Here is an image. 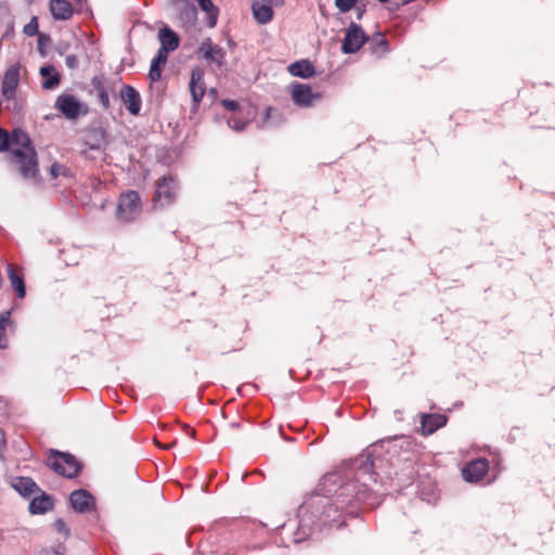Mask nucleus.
<instances>
[{"mask_svg":"<svg viewBox=\"0 0 555 555\" xmlns=\"http://www.w3.org/2000/svg\"><path fill=\"white\" fill-rule=\"evenodd\" d=\"M50 12L57 21L69 20L74 13L73 5L67 0H50Z\"/></svg>","mask_w":555,"mask_h":555,"instance_id":"nucleus-16","label":"nucleus"},{"mask_svg":"<svg viewBox=\"0 0 555 555\" xmlns=\"http://www.w3.org/2000/svg\"><path fill=\"white\" fill-rule=\"evenodd\" d=\"M176 195V182L170 177H164L156 186L154 203L159 206L170 204Z\"/></svg>","mask_w":555,"mask_h":555,"instance_id":"nucleus-8","label":"nucleus"},{"mask_svg":"<svg viewBox=\"0 0 555 555\" xmlns=\"http://www.w3.org/2000/svg\"><path fill=\"white\" fill-rule=\"evenodd\" d=\"M375 41H376V44L378 47H382L383 48V51H386L387 50V42L385 40V38L380 35H378L376 38H375Z\"/></svg>","mask_w":555,"mask_h":555,"instance_id":"nucleus-39","label":"nucleus"},{"mask_svg":"<svg viewBox=\"0 0 555 555\" xmlns=\"http://www.w3.org/2000/svg\"><path fill=\"white\" fill-rule=\"evenodd\" d=\"M50 172L54 178H57L60 176H65L67 173V169L60 164H53L50 168Z\"/></svg>","mask_w":555,"mask_h":555,"instance_id":"nucleus-33","label":"nucleus"},{"mask_svg":"<svg viewBox=\"0 0 555 555\" xmlns=\"http://www.w3.org/2000/svg\"><path fill=\"white\" fill-rule=\"evenodd\" d=\"M158 39L160 42L159 49H165L167 53L175 51L179 47L178 35L168 27L159 29Z\"/></svg>","mask_w":555,"mask_h":555,"instance_id":"nucleus-17","label":"nucleus"},{"mask_svg":"<svg viewBox=\"0 0 555 555\" xmlns=\"http://www.w3.org/2000/svg\"><path fill=\"white\" fill-rule=\"evenodd\" d=\"M140 196L135 191H128L120 195L117 207L118 218L122 221L134 220L141 212Z\"/></svg>","mask_w":555,"mask_h":555,"instance_id":"nucleus-3","label":"nucleus"},{"mask_svg":"<svg viewBox=\"0 0 555 555\" xmlns=\"http://www.w3.org/2000/svg\"><path fill=\"white\" fill-rule=\"evenodd\" d=\"M99 96H100V101H101L103 107L108 108L109 107V96H108L107 92L104 89H101L99 92Z\"/></svg>","mask_w":555,"mask_h":555,"instance_id":"nucleus-35","label":"nucleus"},{"mask_svg":"<svg viewBox=\"0 0 555 555\" xmlns=\"http://www.w3.org/2000/svg\"><path fill=\"white\" fill-rule=\"evenodd\" d=\"M271 111H272L271 108H268V109H267V115H268V116H269V114H270V112H271Z\"/></svg>","mask_w":555,"mask_h":555,"instance_id":"nucleus-45","label":"nucleus"},{"mask_svg":"<svg viewBox=\"0 0 555 555\" xmlns=\"http://www.w3.org/2000/svg\"><path fill=\"white\" fill-rule=\"evenodd\" d=\"M8 275H9V280L11 282V286L14 288V291L16 292V295L20 297V298H24L25 297V294H26V291H25V285H24V280L23 278L16 272V270L14 269V267L12 264H9L8 266Z\"/></svg>","mask_w":555,"mask_h":555,"instance_id":"nucleus-23","label":"nucleus"},{"mask_svg":"<svg viewBox=\"0 0 555 555\" xmlns=\"http://www.w3.org/2000/svg\"><path fill=\"white\" fill-rule=\"evenodd\" d=\"M25 179L36 177L38 163L29 135L22 129H14L11 134L0 128V152L9 151Z\"/></svg>","mask_w":555,"mask_h":555,"instance_id":"nucleus-1","label":"nucleus"},{"mask_svg":"<svg viewBox=\"0 0 555 555\" xmlns=\"http://www.w3.org/2000/svg\"><path fill=\"white\" fill-rule=\"evenodd\" d=\"M55 107L68 119H75L82 113V104L70 94L59 95Z\"/></svg>","mask_w":555,"mask_h":555,"instance_id":"nucleus-7","label":"nucleus"},{"mask_svg":"<svg viewBox=\"0 0 555 555\" xmlns=\"http://www.w3.org/2000/svg\"><path fill=\"white\" fill-rule=\"evenodd\" d=\"M48 465L66 478L76 477L80 470L78 461L73 455L62 452H52L48 457Z\"/></svg>","mask_w":555,"mask_h":555,"instance_id":"nucleus-2","label":"nucleus"},{"mask_svg":"<svg viewBox=\"0 0 555 555\" xmlns=\"http://www.w3.org/2000/svg\"><path fill=\"white\" fill-rule=\"evenodd\" d=\"M120 98L124 105L131 115H138L141 109V96L131 86H125L120 90Z\"/></svg>","mask_w":555,"mask_h":555,"instance_id":"nucleus-14","label":"nucleus"},{"mask_svg":"<svg viewBox=\"0 0 555 555\" xmlns=\"http://www.w3.org/2000/svg\"><path fill=\"white\" fill-rule=\"evenodd\" d=\"M222 105H223L227 109L237 113V112H236V111H237V108H238V104H237V102L232 101V100H223V101H222Z\"/></svg>","mask_w":555,"mask_h":555,"instance_id":"nucleus-37","label":"nucleus"},{"mask_svg":"<svg viewBox=\"0 0 555 555\" xmlns=\"http://www.w3.org/2000/svg\"><path fill=\"white\" fill-rule=\"evenodd\" d=\"M204 70L201 67L192 69L190 80V92L195 106L199 104L205 94Z\"/></svg>","mask_w":555,"mask_h":555,"instance_id":"nucleus-11","label":"nucleus"},{"mask_svg":"<svg viewBox=\"0 0 555 555\" xmlns=\"http://www.w3.org/2000/svg\"><path fill=\"white\" fill-rule=\"evenodd\" d=\"M69 501L72 507L78 513L89 512L94 506V498L83 489L73 491Z\"/></svg>","mask_w":555,"mask_h":555,"instance_id":"nucleus-12","label":"nucleus"},{"mask_svg":"<svg viewBox=\"0 0 555 555\" xmlns=\"http://www.w3.org/2000/svg\"><path fill=\"white\" fill-rule=\"evenodd\" d=\"M53 506V502L50 496L42 495L33 499L29 504V511L31 514H43L51 509Z\"/></svg>","mask_w":555,"mask_h":555,"instance_id":"nucleus-24","label":"nucleus"},{"mask_svg":"<svg viewBox=\"0 0 555 555\" xmlns=\"http://www.w3.org/2000/svg\"><path fill=\"white\" fill-rule=\"evenodd\" d=\"M10 322V312L4 311L0 314V348H5L8 340L5 336V330Z\"/></svg>","mask_w":555,"mask_h":555,"instance_id":"nucleus-27","label":"nucleus"},{"mask_svg":"<svg viewBox=\"0 0 555 555\" xmlns=\"http://www.w3.org/2000/svg\"><path fill=\"white\" fill-rule=\"evenodd\" d=\"M308 513V506L304 505L299 508V516L301 517V520H300V528L304 529L306 527V525L304 524L305 521V516L306 514Z\"/></svg>","mask_w":555,"mask_h":555,"instance_id":"nucleus-38","label":"nucleus"},{"mask_svg":"<svg viewBox=\"0 0 555 555\" xmlns=\"http://www.w3.org/2000/svg\"><path fill=\"white\" fill-rule=\"evenodd\" d=\"M199 8L208 15V26L215 27L218 21V9L214 5L211 0H196Z\"/></svg>","mask_w":555,"mask_h":555,"instance_id":"nucleus-25","label":"nucleus"},{"mask_svg":"<svg viewBox=\"0 0 555 555\" xmlns=\"http://www.w3.org/2000/svg\"><path fill=\"white\" fill-rule=\"evenodd\" d=\"M53 527L56 532H59L63 535L64 539H66L68 537L69 529L63 519H56L53 524Z\"/></svg>","mask_w":555,"mask_h":555,"instance_id":"nucleus-30","label":"nucleus"},{"mask_svg":"<svg viewBox=\"0 0 555 555\" xmlns=\"http://www.w3.org/2000/svg\"><path fill=\"white\" fill-rule=\"evenodd\" d=\"M188 431H189L191 437H194L195 430L193 428H189Z\"/></svg>","mask_w":555,"mask_h":555,"instance_id":"nucleus-42","label":"nucleus"},{"mask_svg":"<svg viewBox=\"0 0 555 555\" xmlns=\"http://www.w3.org/2000/svg\"><path fill=\"white\" fill-rule=\"evenodd\" d=\"M447 424V417L442 414H423L421 428L424 435H431Z\"/></svg>","mask_w":555,"mask_h":555,"instance_id":"nucleus-15","label":"nucleus"},{"mask_svg":"<svg viewBox=\"0 0 555 555\" xmlns=\"http://www.w3.org/2000/svg\"><path fill=\"white\" fill-rule=\"evenodd\" d=\"M340 481V477L337 474H328L323 477L319 485V491L323 496H327L332 493V486H336Z\"/></svg>","mask_w":555,"mask_h":555,"instance_id":"nucleus-26","label":"nucleus"},{"mask_svg":"<svg viewBox=\"0 0 555 555\" xmlns=\"http://www.w3.org/2000/svg\"><path fill=\"white\" fill-rule=\"evenodd\" d=\"M179 3L182 4L184 13L189 18H194L196 14L195 7L189 3L186 0H178Z\"/></svg>","mask_w":555,"mask_h":555,"instance_id":"nucleus-32","label":"nucleus"},{"mask_svg":"<svg viewBox=\"0 0 555 555\" xmlns=\"http://www.w3.org/2000/svg\"><path fill=\"white\" fill-rule=\"evenodd\" d=\"M351 489H353L352 483L340 486L339 489L335 491V500L332 503H330L327 498L319 500L318 505L324 508L320 516L322 521L326 522L331 520L333 505H335V512H337L338 509H343L347 503L350 502L348 498Z\"/></svg>","mask_w":555,"mask_h":555,"instance_id":"nucleus-4","label":"nucleus"},{"mask_svg":"<svg viewBox=\"0 0 555 555\" xmlns=\"http://www.w3.org/2000/svg\"><path fill=\"white\" fill-rule=\"evenodd\" d=\"M20 81V66L13 65L11 66L4 74L2 80V95L11 100L15 96V91Z\"/></svg>","mask_w":555,"mask_h":555,"instance_id":"nucleus-13","label":"nucleus"},{"mask_svg":"<svg viewBox=\"0 0 555 555\" xmlns=\"http://www.w3.org/2000/svg\"><path fill=\"white\" fill-rule=\"evenodd\" d=\"M241 115H242V111H238L237 113H235L234 116L229 118L228 125L230 128H232L236 131H241L246 127L248 119L241 118Z\"/></svg>","mask_w":555,"mask_h":555,"instance_id":"nucleus-28","label":"nucleus"},{"mask_svg":"<svg viewBox=\"0 0 555 555\" xmlns=\"http://www.w3.org/2000/svg\"><path fill=\"white\" fill-rule=\"evenodd\" d=\"M5 447V437L4 433L0 429V453L3 451Z\"/></svg>","mask_w":555,"mask_h":555,"instance_id":"nucleus-41","label":"nucleus"},{"mask_svg":"<svg viewBox=\"0 0 555 555\" xmlns=\"http://www.w3.org/2000/svg\"><path fill=\"white\" fill-rule=\"evenodd\" d=\"M288 72L295 77L304 79L310 78L314 75V66L308 60H300L292 63L288 66Z\"/></svg>","mask_w":555,"mask_h":555,"instance_id":"nucleus-19","label":"nucleus"},{"mask_svg":"<svg viewBox=\"0 0 555 555\" xmlns=\"http://www.w3.org/2000/svg\"><path fill=\"white\" fill-rule=\"evenodd\" d=\"M168 59V53L165 52V49H158L157 54L151 62V67L149 72V78L152 81H157L162 75V67L166 64Z\"/></svg>","mask_w":555,"mask_h":555,"instance_id":"nucleus-20","label":"nucleus"},{"mask_svg":"<svg viewBox=\"0 0 555 555\" xmlns=\"http://www.w3.org/2000/svg\"><path fill=\"white\" fill-rule=\"evenodd\" d=\"M256 2H263V3H268V4H271V5H282L284 0H255Z\"/></svg>","mask_w":555,"mask_h":555,"instance_id":"nucleus-40","label":"nucleus"},{"mask_svg":"<svg viewBox=\"0 0 555 555\" xmlns=\"http://www.w3.org/2000/svg\"><path fill=\"white\" fill-rule=\"evenodd\" d=\"M197 53L218 69L224 64L225 51L220 46L214 43L210 38H206L201 42Z\"/></svg>","mask_w":555,"mask_h":555,"instance_id":"nucleus-5","label":"nucleus"},{"mask_svg":"<svg viewBox=\"0 0 555 555\" xmlns=\"http://www.w3.org/2000/svg\"><path fill=\"white\" fill-rule=\"evenodd\" d=\"M12 487L24 496H29L37 490V485L29 477L14 478L12 480Z\"/></svg>","mask_w":555,"mask_h":555,"instance_id":"nucleus-22","label":"nucleus"},{"mask_svg":"<svg viewBox=\"0 0 555 555\" xmlns=\"http://www.w3.org/2000/svg\"><path fill=\"white\" fill-rule=\"evenodd\" d=\"M293 102L302 107H309L314 101L321 99V93H313L311 88L306 83H293L291 87Z\"/></svg>","mask_w":555,"mask_h":555,"instance_id":"nucleus-6","label":"nucleus"},{"mask_svg":"<svg viewBox=\"0 0 555 555\" xmlns=\"http://www.w3.org/2000/svg\"><path fill=\"white\" fill-rule=\"evenodd\" d=\"M38 31V22L36 17H33L28 24L24 26V33L27 36H35Z\"/></svg>","mask_w":555,"mask_h":555,"instance_id":"nucleus-31","label":"nucleus"},{"mask_svg":"<svg viewBox=\"0 0 555 555\" xmlns=\"http://www.w3.org/2000/svg\"><path fill=\"white\" fill-rule=\"evenodd\" d=\"M373 467V461L371 460L370 455L366 456L365 461L361 464L360 470L364 474H371Z\"/></svg>","mask_w":555,"mask_h":555,"instance_id":"nucleus-34","label":"nucleus"},{"mask_svg":"<svg viewBox=\"0 0 555 555\" xmlns=\"http://www.w3.org/2000/svg\"><path fill=\"white\" fill-rule=\"evenodd\" d=\"M358 2V0H335L336 8L343 12H349Z\"/></svg>","mask_w":555,"mask_h":555,"instance_id":"nucleus-29","label":"nucleus"},{"mask_svg":"<svg viewBox=\"0 0 555 555\" xmlns=\"http://www.w3.org/2000/svg\"><path fill=\"white\" fill-rule=\"evenodd\" d=\"M275 5H271L263 2L254 1L251 4L253 15L255 20L259 24H268L273 18V8Z\"/></svg>","mask_w":555,"mask_h":555,"instance_id":"nucleus-18","label":"nucleus"},{"mask_svg":"<svg viewBox=\"0 0 555 555\" xmlns=\"http://www.w3.org/2000/svg\"><path fill=\"white\" fill-rule=\"evenodd\" d=\"M40 75L46 78L42 87L47 90H52L60 85L61 76L55 70L54 66L46 65L40 68Z\"/></svg>","mask_w":555,"mask_h":555,"instance_id":"nucleus-21","label":"nucleus"},{"mask_svg":"<svg viewBox=\"0 0 555 555\" xmlns=\"http://www.w3.org/2000/svg\"><path fill=\"white\" fill-rule=\"evenodd\" d=\"M65 63L69 68H76L78 66V57L74 54H69L66 56Z\"/></svg>","mask_w":555,"mask_h":555,"instance_id":"nucleus-36","label":"nucleus"},{"mask_svg":"<svg viewBox=\"0 0 555 555\" xmlns=\"http://www.w3.org/2000/svg\"><path fill=\"white\" fill-rule=\"evenodd\" d=\"M364 42L365 36L362 28L356 24H352L344 39L343 51L345 53H354L363 46Z\"/></svg>","mask_w":555,"mask_h":555,"instance_id":"nucleus-9","label":"nucleus"},{"mask_svg":"<svg viewBox=\"0 0 555 555\" xmlns=\"http://www.w3.org/2000/svg\"><path fill=\"white\" fill-rule=\"evenodd\" d=\"M489 464L485 459L469 462L462 470L463 478L469 482L479 481L488 472Z\"/></svg>","mask_w":555,"mask_h":555,"instance_id":"nucleus-10","label":"nucleus"},{"mask_svg":"<svg viewBox=\"0 0 555 555\" xmlns=\"http://www.w3.org/2000/svg\"><path fill=\"white\" fill-rule=\"evenodd\" d=\"M231 427H233V428H238V424H236V423H232V424H231Z\"/></svg>","mask_w":555,"mask_h":555,"instance_id":"nucleus-43","label":"nucleus"},{"mask_svg":"<svg viewBox=\"0 0 555 555\" xmlns=\"http://www.w3.org/2000/svg\"><path fill=\"white\" fill-rule=\"evenodd\" d=\"M171 446H162L163 449H169Z\"/></svg>","mask_w":555,"mask_h":555,"instance_id":"nucleus-44","label":"nucleus"}]
</instances>
